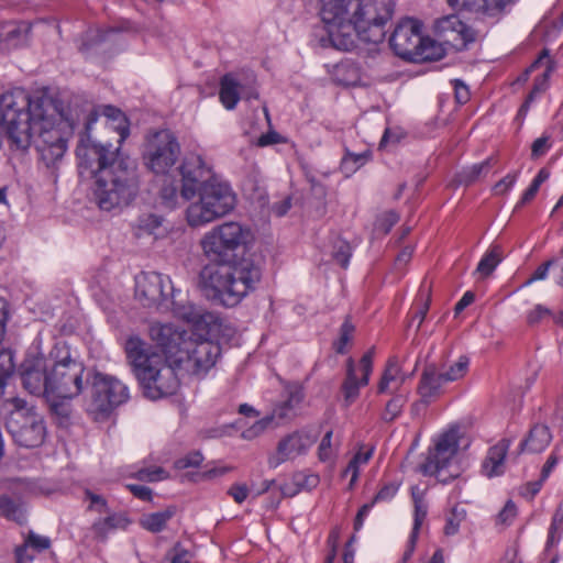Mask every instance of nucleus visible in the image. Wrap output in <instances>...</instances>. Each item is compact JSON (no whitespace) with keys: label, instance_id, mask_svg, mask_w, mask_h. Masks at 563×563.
Masks as SVG:
<instances>
[{"label":"nucleus","instance_id":"obj_22","mask_svg":"<svg viewBox=\"0 0 563 563\" xmlns=\"http://www.w3.org/2000/svg\"><path fill=\"white\" fill-rule=\"evenodd\" d=\"M509 446L510 441L503 439L489 449L482 465V472L485 476H499L505 472V459Z\"/></svg>","mask_w":563,"mask_h":563},{"label":"nucleus","instance_id":"obj_15","mask_svg":"<svg viewBox=\"0 0 563 563\" xmlns=\"http://www.w3.org/2000/svg\"><path fill=\"white\" fill-rule=\"evenodd\" d=\"M173 290L169 277L156 272L141 273L135 278V296L146 307L159 305Z\"/></svg>","mask_w":563,"mask_h":563},{"label":"nucleus","instance_id":"obj_16","mask_svg":"<svg viewBox=\"0 0 563 563\" xmlns=\"http://www.w3.org/2000/svg\"><path fill=\"white\" fill-rule=\"evenodd\" d=\"M375 347H371L360 361L361 377L357 376L356 364L353 358L346 361V375L342 383L343 405L349 407L360 395V388L366 386L373 372Z\"/></svg>","mask_w":563,"mask_h":563},{"label":"nucleus","instance_id":"obj_34","mask_svg":"<svg viewBox=\"0 0 563 563\" xmlns=\"http://www.w3.org/2000/svg\"><path fill=\"white\" fill-rule=\"evenodd\" d=\"M503 257V253L499 246H493L489 249L485 255L479 261L475 274H478L481 277L485 278L489 276L497 265L500 263Z\"/></svg>","mask_w":563,"mask_h":563},{"label":"nucleus","instance_id":"obj_26","mask_svg":"<svg viewBox=\"0 0 563 563\" xmlns=\"http://www.w3.org/2000/svg\"><path fill=\"white\" fill-rule=\"evenodd\" d=\"M107 515L108 516L106 518L96 520L91 527V531L95 538L99 541H106L109 532L117 529L124 530L131 523V520L126 517L125 514L108 512Z\"/></svg>","mask_w":563,"mask_h":563},{"label":"nucleus","instance_id":"obj_61","mask_svg":"<svg viewBox=\"0 0 563 563\" xmlns=\"http://www.w3.org/2000/svg\"><path fill=\"white\" fill-rule=\"evenodd\" d=\"M455 98L459 103H465L470 99V91L466 85L460 80L454 81Z\"/></svg>","mask_w":563,"mask_h":563},{"label":"nucleus","instance_id":"obj_13","mask_svg":"<svg viewBox=\"0 0 563 563\" xmlns=\"http://www.w3.org/2000/svg\"><path fill=\"white\" fill-rule=\"evenodd\" d=\"M463 442L460 428L453 427L444 431L434 441V446L429 450L426 462L420 465V471L426 475L435 476L444 484L457 477V473L444 475V468L450 465L462 444L464 448L467 446V443Z\"/></svg>","mask_w":563,"mask_h":563},{"label":"nucleus","instance_id":"obj_17","mask_svg":"<svg viewBox=\"0 0 563 563\" xmlns=\"http://www.w3.org/2000/svg\"><path fill=\"white\" fill-rule=\"evenodd\" d=\"M316 437L306 431L292 432L283 438L276 448V452L268 459L271 467H277L282 463L295 460L297 456L305 454L314 443Z\"/></svg>","mask_w":563,"mask_h":563},{"label":"nucleus","instance_id":"obj_9","mask_svg":"<svg viewBox=\"0 0 563 563\" xmlns=\"http://www.w3.org/2000/svg\"><path fill=\"white\" fill-rule=\"evenodd\" d=\"M125 352L146 398L156 400L177 391V367L169 362L165 353L162 355L155 352L137 336L128 339Z\"/></svg>","mask_w":563,"mask_h":563},{"label":"nucleus","instance_id":"obj_18","mask_svg":"<svg viewBox=\"0 0 563 563\" xmlns=\"http://www.w3.org/2000/svg\"><path fill=\"white\" fill-rule=\"evenodd\" d=\"M303 398L302 389L294 387L289 390L288 399L275 408L272 415L256 421L253 426L243 431L242 437L245 440H253L261 435L268 427L277 426L282 420L290 417L292 409L301 402Z\"/></svg>","mask_w":563,"mask_h":563},{"label":"nucleus","instance_id":"obj_56","mask_svg":"<svg viewBox=\"0 0 563 563\" xmlns=\"http://www.w3.org/2000/svg\"><path fill=\"white\" fill-rule=\"evenodd\" d=\"M563 526V501L559 505L556 512L553 516V520L549 530L548 543L555 542V532L559 527Z\"/></svg>","mask_w":563,"mask_h":563},{"label":"nucleus","instance_id":"obj_2","mask_svg":"<svg viewBox=\"0 0 563 563\" xmlns=\"http://www.w3.org/2000/svg\"><path fill=\"white\" fill-rule=\"evenodd\" d=\"M99 109L86 103L77 120L82 121V131L76 147L78 172L84 179H93V197L100 209L111 211L126 206L139 190V174L135 161L120 152L95 132Z\"/></svg>","mask_w":563,"mask_h":563},{"label":"nucleus","instance_id":"obj_14","mask_svg":"<svg viewBox=\"0 0 563 563\" xmlns=\"http://www.w3.org/2000/svg\"><path fill=\"white\" fill-rule=\"evenodd\" d=\"M179 155L180 145L170 131H156L146 137L143 162L154 174H167L177 163Z\"/></svg>","mask_w":563,"mask_h":563},{"label":"nucleus","instance_id":"obj_48","mask_svg":"<svg viewBox=\"0 0 563 563\" xmlns=\"http://www.w3.org/2000/svg\"><path fill=\"white\" fill-rule=\"evenodd\" d=\"M319 483V476L316 474L296 473L294 475V485L301 489L314 488Z\"/></svg>","mask_w":563,"mask_h":563},{"label":"nucleus","instance_id":"obj_44","mask_svg":"<svg viewBox=\"0 0 563 563\" xmlns=\"http://www.w3.org/2000/svg\"><path fill=\"white\" fill-rule=\"evenodd\" d=\"M489 167V161H485L481 164H475L466 169H464L460 175V183L468 185L475 181L483 172H487Z\"/></svg>","mask_w":563,"mask_h":563},{"label":"nucleus","instance_id":"obj_20","mask_svg":"<svg viewBox=\"0 0 563 563\" xmlns=\"http://www.w3.org/2000/svg\"><path fill=\"white\" fill-rule=\"evenodd\" d=\"M457 10L475 15L477 19L496 18L515 0H446Z\"/></svg>","mask_w":563,"mask_h":563},{"label":"nucleus","instance_id":"obj_21","mask_svg":"<svg viewBox=\"0 0 563 563\" xmlns=\"http://www.w3.org/2000/svg\"><path fill=\"white\" fill-rule=\"evenodd\" d=\"M445 384L438 366L435 364H428L422 371L417 390L421 399L424 402H429L442 394Z\"/></svg>","mask_w":563,"mask_h":563},{"label":"nucleus","instance_id":"obj_39","mask_svg":"<svg viewBox=\"0 0 563 563\" xmlns=\"http://www.w3.org/2000/svg\"><path fill=\"white\" fill-rule=\"evenodd\" d=\"M346 0H319V14L323 25L328 21H333L339 13L344 12V3Z\"/></svg>","mask_w":563,"mask_h":563},{"label":"nucleus","instance_id":"obj_24","mask_svg":"<svg viewBox=\"0 0 563 563\" xmlns=\"http://www.w3.org/2000/svg\"><path fill=\"white\" fill-rule=\"evenodd\" d=\"M100 110L101 114L104 117L103 128L106 132L117 133L119 135L118 143L121 146V143L129 135V126L125 115L121 110L111 106H103Z\"/></svg>","mask_w":563,"mask_h":563},{"label":"nucleus","instance_id":"obj_12","mask_svg":"<svg viewBox=\"0 0 563 563\" xmlns=\"http://www.w3.org/2000/svg\"><path fill=\"white\" fill-rule=\"evenodd\" d=\"M8 405L11 409L5 424L13 441L27 449L42 445L46 437L43 417L23 399L12 398Z\"/></svg>","mask_w":563,"mask_h":563},{"label":"nucleus","instance_id":"obj_59","mask_svg":"<svg viewBox=\"0 0 563 563\" xmlns=\"http://www.w3.org/2000/svg\"><path fill=\"white\" fill-rule=\"evenodd\" d=\"M229 494L235 503L242 504L247 498L249 489L245 485L235 484L230 488Z\"/></svg>","mask_w":563,"mask_h":563},{"label":"nucleus","instance_id":"obj_53","mask_svg":"<svg viewBox=\"0 0 563 563\" xmlns=\"http://www.w3.org/2000/svg\"><path fill=\"white\" fill-rule=\"evenodd\" d=\"M551 147L550 137L541 136L538 137L531 145V157L537 159L543 156Z\"/></svg>","mask_w":563,"mask_h":563},{"label":"nucleus","instance_id":"obj_19","mask_svg":"<svg viewBox=\"0 0 563 563\" xmlns=\"http://www.w3.org/2000/svg\"><path fill=\"white\" fill-rule=\"evenodd\" d=\"M437 34L449 45L463 49L475 40V32L455 15H446L435 23Z\"/></svg>","mask_w":563,"mask_h":563},{"label":"nucleus","instance_id":"obj_49","mask_svg":"<svg viewBox=\"0 0 563 563\" xmlns=\"http://www.w3.org/2000/svg\"><path fill=\"white\" fill-rule=\"evenodd\" d=\"M332 431H328L321 440V443L318 449V455L320 461L327 462L330 461L333 456V448H332Z\"/></svg>","mask_w":563,"mask_h":563},{"label":"nucleus","instance_id":"obj_41","mask_svg":"<svg viewBox=\"0 0 563 563\" xmlns=\"http://www.w3.org/2000/svg\"><path fill=\"white\" fill-rule=\"evenodd\" d=\"M14 371L13 356L10 351H0V397L3 394L7 379L12 375Z\"/></svg>","mask_w":563,"mask_h":563},{"label":"nucleus","instance_id":"obj_43","mask_svg":"<svg viewBox=\"0 0 563 563\" xmlns=\"http://www.w3.org/2000/svg\"><path fill=\"white\" fill-rule=\"evenodd\" d=\"M406 401L407 398L404 395H396L395 397H393L386 405V408L383 413V419L386 422L394 421L400 415Z\"/></svg>","mask_w":563,"mask_h":563},{"label":"nucleus","instance_id":"obj_45","mask_svg":"<svg viewBox=\"0 0 563 563\" xmlns=\"http://www.w3.org/2000/svg\"><path fill=\"white\" fill-rule=\"evenodd\" d=\"M398 220L399 217L396 212L386 211L377 218L375 222V231L387 234Z\"/></svg>","mask_w":563,"mask_h":563},{"label":"nucleus","instance_id":"obj_4","mask_svg":"<svg viewBox=\"0 0 563 563\" xmlns=\"http://www.w3.org/2000/svg\"><path fill=\"white\" fill-rule=\"evenodd\" d=\"M250 238V230L233 221L217 225L203 235L201 247L213 262L200 274V288L208 299L224 307H234L255 290L262 278L260 265L251 258L235 261L236 251Z\"/></svg>","mask_w":563,"mask_h":563},{"label":"nucleus","instance_id":"obj_38","mask_svg":"<svg viewBox=\"0 0 563 563\" xmlns=\"http://www.w3.org/2000/svg\"><path fill=\"white\" fill-rule=\"evenodd\" d=\"M470 360L466 356H460L455 362L444 367L441 374L445 383H451L464 377L468 369Z\"/></svg>","mask_w":563,"mask_h":563},{"label":"nucleus","instance_id":"obj_8","mask_svg":"<svg viewBox=\"0 0 563 563\" xmlns=\"http://www.w3.org/2000/svg\"><path fill=\"white\" fill-rule=\"evenodd\" d=\"M150 334L169 362L191 375L207 373L220 355L219 344L195 339L190 332L169 323L153 324Z\"/></svg>","mask_w":563,"mask_h":563},{"label":"nucleus","instance_id":"obj_40","mask_svg":"<svg viewBox=\"0 0 563 563\" xmlns=\"http://www.w3.org/2000/svg\"><path fill=\"white\" fill-rule=\"evenodd\" d=\"M329 253L339 265L345 268L351 257V246L346 241L336 236L332 241Z\"/></svg>","mask_w":563,"mask_h":563},{"label":"nucleus","instance_id":"obj_6","mask_svg":"<svg viewBox=\"0 0 563 563\" xmlns=\"http://www.w3.org/2000/svg\"><path fill=\"white\" fill-rule=\"evenodd\" d=\"M180 174V196L190 201L186 209L189 227H203L234 209L236 197L232 188L214 176L211 166L200 155L186 156Z\"/></svg>","mask_w":563,"mask_h":563},{"label":"nucleus","instance_id":"obj_50","mask_svg":"<svg viewBox=\"0 0 563 563\" xmlns=\"http://www.w3.org/2000/svg\"><path fill=\"white\" fill-rule=\"evenodd\" d=\"M24 542L29 548L36 551H43L51 547V540L47 537L40 536L34 532H30Z\"/></svg>","mask_w":563,"mask_h":563},{"label":"nucleus","instance_id":"obj_47","mask_svg":"<svg viewBox=\"0 0 563 563\" xmlns=\"http://www.w3.org/2000/svg\"><path fill=\"white\" fill-rule=\"evenodd\" d=\"M85 500L89 501L88 510L97 511L99 514H108L107 500L101 496L90 490L85 492Z\"/></svg>","mask_w":563,"mask_h":563},{"label":"nucleus","instance_id":"obj_54","mask_svg":"<svg viewBox=\"0 0 563 563\" xmlns=\"http://www.w3.org/2000/svg\"><path fill=\"white\" fill-rule=\"evenodd\" d=\"M517 180V173L508 174L503 179H500L493 188V191L497 196H503L507 194L515 185Z\"/></svg>","mask_w":563,"mask_h":563},{"label":"nucleus","instance_id":"obj_64","mask_svg":"<svg viewBox=\"0 0 563 563\" xmlns=\"http://www.w3.org/2000/svg\"><path fill=\"white\" fill-rule=\"evenodd\" d=\"M162 198L169 208L175 207L177 199V190L174 187H165L162 189Z\"/></svg>","mask_w":563,"mask_h":563},{"label":"nucleus","instance_id":"obj_62","mask_svg":"<svg viewBox=\"0 0 563 563\" xmlns=\"http://www.w3.org/2000/svg\"><path fill=\"white\" fill-rule=\"evenodd\" d=\"M130 492L142 500H150L152 497V490L143 485H128Z\"/></svg>","mask_w":563,"mask_h":563},{"label":"nucleus","instance_id":"obj_35","mask_svg":"<svg viewBox=\"0 0 563 563\" xmlns=\"http://www.w3.org/2000/svg\"><path fill=\"white\" fill-rule=\"evenodd\" d=\"M369 158L368 152H363L360 154H354L350 151H346L345 155L341 161V172L346 176L353 175L357 169L364 166Z\"/></svg>","mask_w":563,"mask_h":563},{"label":"nucleus","instance_id":"obj_7","mask_svg":"<svg viewBox=\"0 0 563 563\" xmlns=\"http://www.w3.org/2000/svg\"><path fill=\"white\" fill-rule=\"evenodd\" d=\"M344 12L324 24L321 45L349 52L357 41L378 44L385 38V25L393 18L395 0H346Z\"/></svg>","mask_w":563,"mask_h":563},{"label":"nucleus","instance_id":"obj_63","mask_svg":"<svg viewBox=\"0 0 563 563\" xmlns=\"http://www.w3.org/2000/svg\"><path fill=\"white\" fill-rule=\"evenodd\" d=\"M290 207H291V199L289 197H286L283 200L275 202L272 207V211L277 217H283L288 212Z\"/></svg>","mask_w":563,"mask_h":563},{"label":"nucleus","instance_id":"obj_5","mask_svg":"<svg viewBox=\"0 0 563 563\" xmlns=\"http://www.w3.org/2000/svg\"><path fill=\"white\" fill-rule=\"evenodd\" d=\"M85 365L74 358L66 345H55L47 356L30 352L20 366L23 387L32 395L42 396L51 410L68 416V407L59 400H69L81 394L85 384Z\"/></svg>","mask_w":563,"mask_h":563},{"label":"nucleus","instance_id":"obj_46","mask_svg":"<svg viewBox=\"0 0 563 563\" xmlns=\"http://www.w3.org/2000/svg\"><path fill=\"white\" fill-rule=\"evenodd\" d=\"M140 481L157 482L167 478V472L162 467H145L136 473Z\"/></svg>","mask_w":563,"mask_h":563},{"label":"nucleus","instance_id":"obj_31","mask_svg":"<svg viewBox=\"0 0 563 563\" xmlns=\"http://www.w3.org/2000/svg\"><path fill=\"white\" fill-rule=\"evenodd\" d=\"M0 515L18 523L25 521L24 503L20 497L0 495Z\"/></svg>","mask_w":563,"mask_h":563},{"label":"nucleus","instance_id":"obj_25","mask_svg":"<svg viewBox=\"0 0 563 563\" xmlns=\"http://www.w3.org/2000/svg\"><path fill=\"white\" fill-rule=\"evenodd\" d=\"M552 441V433L548 426H533L527 438L520 443V452L540 453L548 448Z\"/></svg>","mask_w":563,"mask_h":563},{"label":"nucleus","instance_id":"obj_60","mask_svg":"<svg viewBox=\"0 0 563 563\" xmlns=\"http://www.w3.org/2000/svg\"><path fill=\"white\" fill-rule=\"evenodd\" d=\"M544 481L545 479H542V477L540 476V478L538 481L528 483L527 485H525L522 487L521 494L525 497L533 498L539 493V490L541 489L542 484H543Z\"/></svg>","mask_w":563,"mask_h":563},{"label":"nucleus","instance_id":"obj_33","mask_svg":"<svg viewBox=\"0 0 563 563\" xmlns=\"http://www.w3.org/2000/svg\"><path fill=\"white\" fill-rule=\"evenodd\" d=\"M427 516V505L424 504L423 499H417V504H415V518H413V527L411 534L408 540V549L404 554V559L407 560L411 556L417 539L418 533L420 530V527L426 519Z\"/></svg>","mask_w":563,"mask_h":563},{"label":"nucleus","instance_id":"obj_58","mask_svg":"<svg viewBox=\"0 0 563 563\" xmlns=\"http://www.w3.org/2000/svg\"><path fill=\"white\" fill-rule=\"evenodd\" d=\"M554 264V260H550L542 265H540L531 277L525 283V285H530L537 280H543L547 278L550 267Z\"/></svg>","mask_w":563,"mask_h":563},{"label":"nucleus","instance_id":"obj_29","mask_svg":"<svg viewBox=\"0 0 563 563\" xmlns=\"http://www.w3.org/2000/svg\"><path fill=\"white\" fill-rule=\"evenodd\" d=\"M405 383V376L395 360H390L380 377L377 391L378 394H389L397 391Z\"/></svg>","mask_w":563,"mask_h":563},{"label":"nucleus","instance_id":"obj_11","mask_svg":"<svg viewBox=\"0 0 563 563\" xmlns=\"http://www.w3.org/2000/svg\"><path fill=\"white\" fill-rule=\"evenodd\" d=\"M86 382L90 383V396L86 404L87 413L95 421L107 419L120 405L128 401L129 388L114 376L95 372L88 374Z\"/></svg>","mask_w":563,"mask_h":563},{"label":"nucleus","instance_id":"obj_28","mask_svg":"<svg viewBox=\"0 0 563 563\" xmlns=\"http://www.w3.org/2000/svg\"><path fill=\"white\" fill-rule=\"evenodd\" d=\"M242 82L232 74H227L220 81V100L225 109L232 110L241 99Z\"/></svg>","mask_w":563,"mask_h":563},{"label":"nucleus","instance_id":"obj_3","mask_svg":"<svg viewBox=\"0 0 563 563\" xmlns=\"http://www.w3.org/2000/svg\"><path fill=\"white\" fill-rule=\"evenodd\" d=\"M250 238V230L233 221L217 225L203 235L201 247L213 262L200 274V288L208 299L224 307H234L255 290L262 278L260 265L251 258L235 261L236 251Z\"/></svg>","mask_w":563,"mask_h":563},{"label":"nucleus","instance_id":"obj_23","mask_svg":"<svg viewBox=\"0 0 563 563\" xmlns=\"http://www.w3.org/2000/svg\"><path fill=\"white\" fill-rule=\"evenodd\" d=\"M172 305L174 314L194 325L205 321L203 310L188 301L180 291L175 289L172 292Z\"/></svg>","mask_w":563,"mask_h":563},{"label":"nucleus","instance_id":"obj_52","mask_svg":"<svg viewBox=\"0 0 563 563\" xmlns=\"http://www.w3.org/2000/svg\"><path fill=\"white\" fill-rule=\"evenodd\" d=\"M516 515V505L511 500H508L497 516V523L507 526L515 519Z\"/></svg>","mask_w":563,"mask_h":563},{"label":"nucleus","instance_id":"obj_10","mask_svg":"<svg viewBox=\"0 0 563 563\" xmlns=\"http://www.w3.org/2000/svg\"><path fill=\"white\" fill-rule=\"evenodd\" d=\"M389 43L396 55L415 63L438 60L444 55L442 45L423 36L421 23L413 19L398 23Z\"/></svg>","mask_w":563,"mask_h":563},{"label":"nucleus","instance_id":"obj_51","mask_svg":"<svg viewBox=\"0 0 563 563\" xmlns=\"http://www.w3.org/2000/svg\"><path fill=\"white\" fill-rule=\"evenodd\" d=\"M202 460V455L199 452H192L184 457L178 459L175 462V467L178 470L197 467L201 464Z\"/></svg>","mask_w":563,"mask_h":563},{"label":"nucleus","instance_id":"obj_42","mask_svg":"<svg viewBox=\"0 0 563 563\" xmlns=\"http://www.w3.org/2000/svg\"><path fill=\"white\" fill-rule=\"evenodd\" d=\"M355 331V327L351 323L349 319H346L341 328L339 339L333 343V347L336 353L344 354L346 351V345L353 338V333Z\"/></svg>","mask_w":563,"mask_h":563},{"label":"nucleus","instance_id":"obj_36","mask_svg":"<svg viewBox=\"0 0 563 563\" xmlns=\"http://www.w3.org/2000/svg\"><path fill=\"white\" fill-rule=\"evenodd\" d=\"M30 31L31 26L26 22L15 23L9 26L4 38L11 46H21L26 44Z\"/></svg>","mask_w":563,"mask_h":563},{"label":"nucleus","instance_id":"obj_55","mask_svg":"<svg viewBox=\"0 0 563 563\" xmlns=\"http://www.w3.org/2000/svg\"><path fill=\"white\" fill-rule=\"evenodd\" d=\"M553 317L554 314H552V311L542 306V305H537L532 310H530L527 314V321L529 324H537L539 323L543 318L545 317Z\"/></svg>","mask_w":563,"mask_h":563},{"label":"nucleus","instance_id":"obj_30","mask_svg":"<svg viewBox=\"0 0 563 563\" xmlns=\"http://www.w3.org/2000/svg\"><path fill=\"white\" fill-rule=\"evenodd\" d=\"M175 508L168 507L164 510L144 514L140 518V526L152 533H158L165 530L167 522L175 516Z\"/></svg>","mask_w":563,"mask_h":563},{"label":"nucleus","instance_id":"obj_37","mask_svg":"<svg viewBox=\"0 0 563 563\" xmlns=\"http://www.w3.org/2000/svg\"><path fill=\"white\" fill-rule=\"evenodd\" d=\"M466 516L467 512L464 508L457 505L452 507L445 517L444 534L448 537L455 536L460 531L461 523L465 521Z\"/></svg>","mask_w":563,"mask_h":563},{"label":"nucleus","instance_id":"obj_57","mask_svg":"<svg viewBox=\"0 0 563 563\" xmlns=\"http://www.w3.org/2000/svg\"><path fill=\"white\" fill-rule=\"evenodd\" d=\"M170 563H189L190 554L181 544L177 543L169 552Z\"/></svg>","mask_w":563,"mask_h":563},{"label":"nucleus","instance_id":"obj_1","mask_svg":"<svg viewBox=\"0 0 563 563\" xmlns=\"http://www.w3.org/2000/svg\"><path fill=\"white\" fill-rule=\"evenodd\" d=\"M87 102L71 104L67 113L42 98L32 99L24 89L0 95V125L10 145L27 150L34 145L46 167L59 162L67 148V137L82 121L77 120Z\"/></svg>","mask_w":563,"mask_h":563},{"label":"nucleus","instance_id":"obj_32","mask_svg":"<svg viewBox=\"0 0 563 563\" xmlns=\"http://www.w3.org/2000/svg\"><path fill=\"white\" fill-rule=\"evenodd\" d=\"M164 219L154 213L143 214L137 220V236L144 234L154 235L155 238L165 232L163 227Z\"/></svg>","mask_w":563,"mask_h":563},{"label":"nucleus","instance_id":"obj_27","mask_svg":"<svg viewBox=\"0 0 563 563\" xmlns=\"http://www.w3.org/2000/svg\"><path fill=\"white\" fill-rule=\"evenodd\" d=\"M398 488H399V485L397 483L385 484L369 503L364 504L360 508V510L356 515L355 521H354L355 531H358L362 528L366 516L372 510L374 505H376L377 503L390 501L396 496Z\"/></svg>","mask_w":563,"mask_h":563}]
</instances>
